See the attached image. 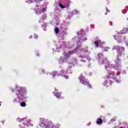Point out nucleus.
<instances>
[{
    "label": "nucleus",
    "instance_id": "1",
    "mask_svg": "<svg viewBox=\"0 0 128 128\" xmlns=\"http://www.w3.org/2000/svg\"><path fill=\"white\" fill-rule=\"evenodd\" d=\"M82 54V52H88V47L86 46L84 47L82 50L80 49V47H78L77 48L74 49V51H70L68 52H64V57H60V64H62V62H64L66 60L67 58H68L72 54Z\"/></svg>",
    "mask_w": 128,
    "mask_h": 128
},
{
    "label": "nucleus",
    "instance_id": "2",
    "mask_svg": "<svg viewBox=\"0 0 128 128\" xmlns=\"http://www.w3.org/2000/svg\"><path fill=\"white\" fill-rule=\"evenodd\" d=\"M98 60H100L104 65L105 70H108L110 68H112L114 66L112 64H110L109 62H108L106 58H104V56H102V53H98Z\"/></svg>",
    "mask_w": 128,
    "mask_h": 128
},
{
    "label": "nucleus",
    "instance_id": "3",
    "mask_svg": "<svg viewBox=\"0 0 128 128\" xmlns=\"http://www.w3.org/2000/svg\"><path fill=\"white\" fill-rule=\"evenodd\" d=\"M24 89L20 88V90H18L17 98L14 99V102H20L21 100H24Z\"/></svg>",
    "mask_w": 128,
    "mask_h": 128
},
{
    "label": "nucleus",
    "instance_id": "4",
    "mask_svg": "<svg viewBox=\"0 0 128 128\" xmlns=\"http://www.w3.org/2000/svg\"><path fill=\"white\" fill-rule=\"evenodd\" d=\"M84 77L82 75H81L80 77H79L80 82H82V84H84V86H86V84L88 85L90 88H92V85L88 84V80H84Z\"/></svg>",
    "mask_w": 128,
    "mask_h": 128
},
{
    "label": "nucleus",
    "instance_id": "5",
    "mask_svg": "<svg viewBox=\"0 0 128 128\" xmlns=\"http://www.w3.org/2000/svg\"><path fill=\"white\" fill-rule=\"evenodd\" d=\"M116 66H114V70H120V68L122 67L120 66V64H122V61L120 60V58H116L115 60Z\"/></svg>",
    "mask_w": 128,
    "mask_h": 128
},
{
    "label": "nucleus",
    "instance_id": "6",
    "mask_svg": "<svg viewBox=\"0 0 128 128\" xmlns=\"http://www.w3.org/2000/svg\"><path fill=\"white\" fill-rule=\"evenodd\" d=\"M78 37H76L75 40L76 41L77 44L78 46L80 42H85V40H86L88 38H84V36H81L80 38V35H78Z\"/></svg>",
    "mask_w": 128,
    "mask_h": 128
},
{
    "label": "nucleus",
    "instance_id": "7",
    "mask_svg": "<svg viewBox=\"0 0 128 128\" xmlns=\"http://www.w3.org/2000/svg\"><path fill=\"white\" fill-rule=\"evenodd\" d=\"M116 50H117L118 52V56H122V55L124 54V49L122 47H119L115 48Z\"/></svg>",
    "mask_w": 128,
    "mask_h": 128
},
{
    "label": "nucleus",
    "instance_id": "8",
    "mask_svg": "<svg viewBox=\"0 0 128 128\" xmlns=\"http://www.w3.org/2000/svg\"><path fill=\"white\" fill-rule=\"evenodd\" d=\"M39 126L40 128H50V126L49 124H44V121L41 120L40 122Z\"/></svg>",
    "mask_w": 128,
    "mask_h": 128
},
{
    "label": "nucleus",
    "instance_id": "9",
    "mask_svg": "<svg viewBox=\"0 0 128 128\" xmlns=\"http://www.w3.org/2000/svg\"><path fill=\"white\" fill-rule=\"evenodd\" d=\"M104 44V42H102V41L100 40H98L94 42L96 48H98V46H100V48H102V44Z\"/></svg>",
    "mask_w": 128,
    "mask_h": 128
},
{
    "label": "nucleus",
    "instance_id": "10",
    "mask_svg": "<svg viewBox=\"0 0 128 128\" xmlns=\"http://www.w3.org/2000/svg\"><path fill=\"white\" fill-rule=\"evenodd\" d=\"M106 78H112V80H116V75L114 74L113 72H108V76H106Z\"/></svg>",
    "mask_w": 128,
    "mask_h": 128
},
{
    "label": "nucleus",
    "instance_id": "11",
    "mask_svg": "<svg viewBox=\"0 0 128 128\" xmlns=\"http://www.w3.org/2000/svg\"><path fill=\"white\" fill-rule=\"evenodd\" d=\"M64 74H66V72H64V70H61V72L60 74H58V76H63L64 78H65L66 80L68 78V76H66L64 75Z\"/></svg>",
    "mask_w": 128,
    "mask_h": 128
},
{
    "label": "nucleus",
    "instance_id": "12",
    "mask_svg": "<svg viewBox=\"0 0 128 128\" xmlns=\"http://www.w3.org/2000/svg\"><path fill=\"white\" fill-rule=\"evenodd\" d=\"M128 32V28H124L122 32L117 33V34H126Z\"/></svg>",
    "mask_w": 128,
    "mask_h": 128
},
{
    "label": "nucleus",
    "instance_id": "13",
    "mask_svg": "<svg viewBox=\"0 0 128 128\" xmlns=\"http://www.w3.org/2000/svg\"><path fill=\"white\" fill-rule=\"evenodd\" d=\"M18 122H22L24 124H26L28 122L26 121V118H24L22 119H20V118H17Z\"/></svg>",
    "mask_w": 128,
    "mask_h": 128
},
{
    "label": "nucleus",
    "instance_id": "14",
    "mask_svg": "<svg viewBox=\"0 0 128 128\" xmlns=\"http://www.w3.org/2000/svg\"><path fill=\"white\" fill-rule=\"evenodd\" d=\"M46 8H44L42 9V10H40V9H38L37 10H36V14H40V12H46Z\"/></svg>",
    "mask_w": 128,
    "mask_h": 128
},
{
    "label": "nucleus",
    "instance_id": "15",
    "mask_svg": "<svg viewBox=\"0 0 128 128\" xmlns=\"http://www.w3.org/2000/svg\"><path fill=\"white\" fill-rule=\"evenodd\" d=\"M102 84H104V86H110V84H112V81H108L107 82L106 81H105L104 83H102Z\"/></svg>",
    "mask_w": 128,
    "mask_h": 128
},
{
    "label": "nucleus",
    "instance_id": "16",
    "mask_svg": "<svg viewBox=\"0 0 128 128\" xmlns=\"http://www.w3.org/2000/svg\"><path fill=\"white\" fill-rule=\"evenodd\" d=\"M54 94L55 96H56L57 98H58L59 100H60V94H62V93L59 92V93H56L54 92Z\"/></svg>",
    "mask_w": 128,
    "mask_h": 128
},
{
    "label": "nucleus",
    "instance_id": "17",
    "mask_svg": "<svg viewBox=\"0 0 128 128\" xmlns=\"http://www.w3.org/2000/svg\"><path fill=\"white\" fill-rule=\"evenodd\" d=\"M114 40H118V44H119V42H122V40H120V38H118V36H114Z\"/></svg>",
    "mask_w": 128,
    "mask_h": 128
},
{
    "label": "nucleus",
    "instance_id": "18",
    "mask_svg": "<svg viewBox=\"0 0 128 128\" xmlns=\"http://www.w3.org/2000/svg\"><path fill=\"white\" fill-rule=\"evenodd\" d=\"M66 34H68V33L66 32V30H62L61 32V36H66Z\"/></svg>",
    "mask_w": 128,
    "mask_h": 128
},
{
    "label": "nucleus",
    "instance_id": "19",
    "mask_svg": "<svg viewBox=\"0 0 128 128\" xmlns=\"http://www.w3.org/2000/svg\"><path fill=\"white\" fill-rule=\"evenodd\" d=\"M102 119L100 118H99L96 121L97 124H102Z\"/></svg>",
    "mask_w": 128,
    "mask_h": 128
},
{
    "label": "nucleus",
    "instance_id": "20",
    "mask_svg": "<svg viewBox=\"0 0 128 128\" xmlns=\"http://www.w3.org/2000/svg\"><path fill=\"white\" fill-rule=\"evenodd\" d=\"M72 14H80V11H78L76 10H74L73 12H72Z\"/></svg>",
    "mask_w": 128,
    "mask_h": 128
},
{
    "label": "nucleus",
    "instance_id": "21",
    "mask_svg": "<svg viewBox=\"0 0 128 128\" xmlns=\"http://www.w3.org/2000/svg\"><path fill=\"white\" fill-rule=\"evenodd\" d=\"M58 32H59L58 28H55L54 32H56V34H58Z\"/></svg>",
    "mask_w": 128,
    "mask_h": 128
},
{
    "label": "nucleus",
    "instance_id": "22",
    "mask_svg": "<svg viewBox=\"0 0 128 128\" xmlns=\"http://www.w3.org/2000/svg\"><path fill=\"white\" fill-rule=\"evenodd\" d=\"M20 104L21 106H26L25 102H22L21 103H20Z\"/></svg>",
    "mask_w": 128,
    "mask_h": 128
},
{
    "label": "nucleus",
    "instance_id": "23",
    "mask_svg": "<svg viewBox=\"0 0 128 128\" xmlns=\"http://www.w3.org/2000/svg\"><path fill=\"white\" fill-rule=\"evenodd\" d=\"M52 78H54V76H56V72H52V74H51Z\"/></svg>",
    "mask_w": 128,
    "mask_h": 128
},
{
    "label": "nucleus",
    "instance_id": "24",
    "mask_svg": "<svg viewBox=\"0 0 128 128\" xmlns=\"http://www.w3.org/2000/svg\"><path fill=\"white\" fill-rule=\"evenodd\" d=\"M59 6H60V8H66L62 4H60Z\"/></svg>",
    "mask_w": 128,
    "mask_h": 128
},
{
    "label": "nucleus",
    "instance_id": "25",
    "mask_svg": "<svg viewBox=\"0 0 128 128\" xmlns=\"http://www.w3.org/2000/svg\"><path fill=\"white\" fill-rule=\"evenodd\" d=\"M108 50H110V48H106V49L104 50V52H108Z\"/></svg>",
    "mask_w": 128,
    "mask_h": 128
},
{
    "label": "nucleus",
    "instance_id": "26",
    "mask_svg": "<svg viewBox=\"0 0 128 128\" xmlns=\"http://www.w3.org/2000/svg\"><path fill=\"white\" fill-rule=\"evenodd\" d=\"M44 30H46V24H44Z\"/></svg>",
    "mask_w": 128,
    "mask_h": 128
},
{
    "label": "nucleus",
    "instance_id": "27",
    "mask_svg": "<svg viewBox=\"0 0 128 128\" xmlns=\"http://www.w3.org/2000/svg\"><path fill=\"white\" fill-rule=\"evenodd\" d=\"M106 12H110V10H108V8H106Z\"/></svg>",
    "mask_w": 128,
    "mask_h": 128
},
{
    "label": "nucleus",
    "instance_id": "28",
    "mask_svg": "<svg viewBox=\"0 0 128 128\" xmlns=\"http://www.w3.org/2000/svg\"><path fill=\"white\" fill-rule=\"evenodd\" d=\"M126 10H123V14H126Z\"/></svg>",
    "mask_w": 128,
    "mask_h": 128
},
{
    "label": "nucleus",
    "instance_id": "29",
    "mask_svg": "<svg viewBox=\"0 0 128 128\" xmlns=\"http://www.w3.org/2000/svg\"><path fill=\"white\" fill-rule=\"evenodd\" d=\"M34 38H38V35L34 34Z\"/></svg>",
    "mask_w": 128,
    "mask_h": 128
},
{
    "label": "nucleus",
    "instance_id": "30",
    "mask_svg": "<svg viewBox=\"0 0 128 128\" xmlns=\"http://www.w3.org/2000/svg\"><path fill=\"white\" fill-rule=\"evenodd\" d=\"M80 58H84V56H80Z\"/></svg>",
    "mask_w": 128,
    "mask_h": 128
},
{
    "label": "nucleus",
    "instance_id": "31",
    "mask_svg": "<svg viewBox=\"0 0 128 128\" xmlns=\"http://www.w3.org/2000/svg\"><path fill=\"white\" fill-rule=\"evenodd\" d=\"M86 58L88 60H90V58L86 57Z\"/></svg>",
    "mask_w": 128,
    "mask_h": 128
},
{
    "label": "nucleus",
    "instance_id": "32",
    "mask_svg": "<svg viewBox=\"0 0 128 128\" xmlns=\"http://www.w3.org/2000/svg\"><path fill=\"white\" fill-rule=\"evenodd\" d=\"M80 61L83 62H86V60H84V59L80 60Z\"/></svg>",
    "mask_w": 128,
    "mask_h": 128
},
{
    "label": "nucleus",
    "instance_id": "33",
    "mask_svg": "<svg viewBox=\"0 0 128 128\" xmlns=\"http://www.w3.org/2000/svg\"><path fill=\"white\" fill-rule=\"evenodd\" d=\"M116 82H120V80H116Z\"/></svg>",
    "mask_w": 128,
    "mask_h": 128
},
{
    "label": "nucleus",
    "instance_id": "34",
    "mask_svg": "<svg viewBox=\"0 0 128 128\" xmlns=\"http://www.w3.org/2000/svg\"><path fill=\"white\" fill-rule=\"evenodd\" d=\"M66 42H62V46H64V44H65Z\"/></svg>",
    "mask_w": 128,
    "mask_h": 128
},
{
    "label": "nucleus",
    "instance_id": "35",
    "mask_svg": "<svg viewBox=\"0 0 128 128\" xmlns=\"http://www.w3.org/2000/svg\"><path fill=\"white\" fill-rule=\"evenodd\" d=\"M125 42H126V46H128V42H126V41L125 40Z\"/></svg>",
    "mask_w": 128,
    "mask_h": 128
},
{
    "label": "nucleus",
    "instance_id": "36",
    "mask_svg": "<svg viewBox=\"0 0 128 128\" xmlns=\"http://www.w3.org/2000/svg\"><path fill=\"white\" fill-rule=\"evenodd\" d=\"M114 121H115V120H114V119H112V120H110V121H111V122H114Z\"/></svg>",
    "mask_w": 128,
    "mask_h": 128
},
{
    "label": "nucleus",
    "instance_id": "37",
    "mask_svg": "<svg viewBox=\"0 0 128 128\" xmlns=\"http://www.w3.org/2000/svg\"><path fill=\"white\" fill-rule=\"evenodd\" d=\"M70 72V70H68L67 72L68 73L70 72V74H72V72Z\"/></svg>",
    "mask_w": 128,
    "mask_h": 128
},
{
    "label": "nucleus",
    "instance_id": "38",
    "mask_svg": "<svg viewBox=\"0 0 128 128\" xmlns=\"http://www.w3.org/2000/svg\"><path fill=\"white\" fill-rule=\"evenodd\" d=\"M30 2H28V4H32V1H29Z\"/></svg>",
    "mask_w": 128,
    "mask_h": 128
},
{
    "label": "nucleus",
    "instance_id": "39",
    "mask_svg": "<svg viewBox=\"0 0 128 128\" xmlns=\"http://www.w3.org/2000/svg\"><path fill=\"white\" fill-rule=\"evenodd\" d=\"M68 20H70V17L68 16Z\"/></svg>",
    "mask_w": 128,
    "mask_h": 128
},
{
    "label": "nucleus",
    "instance_id": "40",
    "mask_svg": "<svg viewBox=\"0 0 128 128\" xmlns=\"http://www.w3.org/2000/svg\"><path fill=\"white\" fill-rule=\"evenodd\" d=\"M35 1H36V2H38V0H35Z\"/></svg>",
    "mask_w": 128,
    "mask_h": 128
},
{
    "label": "nucleus",
    "instance_id": "41",
    "mask_svg": "<svg viewBox=\"0 0 128 128\" xmlns=\"http://www.w3.org/2000/svg\"><path fill=\"white\" fill-rule=\"evenodd\" d=\"M124 40H126L124 39Z\"/></svg>",
    "mask_w": 128,
    "mask_h": 128
},
{
    "label": "nucleus",
    "instance_id": "42",
    "mask_svg": "<svg viewBox=\"0 0 128 128\" xmlns=\"http://www.w3.org/2000/svg\"><path fill=\"white\" fill-rule=\"evenodd\" d=\"M60 48H61V47H59V48H59V49H60Z\"/></svg>",
    "mask_w": 128,
    "mask_h": 128
},
{
    "label": "nucleus",
    "instance_id": "43",
    "mask_svg": "<svg viewBox=\"0 0 128 128\" xmlns=\"http://www.w3.org/2000/svg\"><path fill=\"white\" fill-rule=\"evenodd\" d=\"M16 92V90H13V92Z\"/></svg>",
    "mask_w": 128,
    "mask_h": 128
},
{
    "label": "nucleus",
    "instance_id": "44",
    "mask_svg": "<svg viewBox=\"0 0 128 128\" xmlns=\"http://www.w3.org/2000/svg\"><path fill=\"white\" fill-rule=\"evenodd\" d=\"M42 26V27H44V26Z\"/></svg>",
    "mask_w": 128,
    "mask_h": 128
},
{
    "label": "nucleus",
    "instance_id": "45",
    "mask_svg": "<svg viewBox=\"0 0 128 128\" xmlns=\"http://www.w3.org/2000/svg\"><path fill=\"white\" fill-rule=\"evenodd\" d=\"M107 14L106 13H105V14Z\"/></svg>",
    "mask_w": 128,
    "mask_h": 128
},
{
    "label": "nucleus",
    "instance_id": "46",
    "mask_svg": "<svg viewBox=\"0 0 128 128\" xmlns=\"http://www.w3.org/2000/svg\"><path fill=\"white\" fill-rule=\"evenodd\" d=\"M30 38H32V36L30 37Z\"/></svg>",
    "mask_w": 128,
    "mask_h": 128
},
{
    "label": "nucleus",
    "instance_id": "47",
    "mask_svg": "<svg viewBox=\"0 0 128 128\" xmlns=\"http://www.w3.org/2000/svg\"><path fill=\"white\" fill-rule=\"evenodd\" d=\"M127 20H128V18H127Z\"/></svg>",
    "mask_w": 128,
    "mask_h": 128
},
{
    "label": "nucleus",
    "instance_id": "48",
    "mask_svg": "<svg viewBox=\"0 0 128 128\" xmlns=\"http://www.w3.org/2000/svg\"><path fill=\"white\" fill-rule=\"evenodd\" d=\"M0 106H1V105H0Z\"/></svg>",
    "mask_w": 128,
    "mask_h": 128
}]
</instances>
